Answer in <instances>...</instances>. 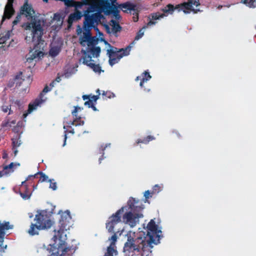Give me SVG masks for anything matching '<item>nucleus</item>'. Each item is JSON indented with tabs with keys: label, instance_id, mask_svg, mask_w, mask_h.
<instances>
[{
	"label": "nucleus",
	"instance_id": "nucleus-20",
	"mask_svg": "<svg viewBox=\"0 0 256 256\" xmlns=\"http://www.w3.org/2000/svg\"><path fill=\"white\" fill-rule=\"evenodd\" d=\"M44 53L42 52H38L36 49H30V50L28 54L26 56V61L30 62L32 60L36 58L38 59L42 57Z\"/></svg>",
	"mask_w": 256,
	"mask_h": 256
},
{
	"label": "nucleus",
	"instance_id": "nucleus-31",
	"mask_svg": "<svg viewBox=\"0 0 256 256\" xmlns=\"http://www.w3.org/2000/svg\"><path fill=\"white\" fill-rule=\"evenodd\" d=\"M84 100H88L86 101L84 104L85 106H88V108L92 106L94 104L92 102V100H90V96L89 95H83L82 96Z\"/></svg>",
	"mask_w": 256,
	"mask_h": 256
},
{
	"label": "nucleus",
	"instance_id": "nucleus-2",
	"mask_svg": "<svg viewBox=\"0 0 256 256\" xmlns=\"http://www.w3.org/2000/svg\"><path fill=\"white\" fill-rule=\"evenodd\" d=\"M116 0H90V6L84 12V28H78V34H82L81 40L83 45L86 44L84 40H90V43L96 42L98 40L95 38H90L88 26H92L94 21L100 20L103 17L102 13L108 15L112 14L116 20L120 18L119 11L117 8L110 6V4H114Z\"/></svg>",
	"mask_w": 256,
	"mask_h": 256
},
{
	"label": "nucleus",
	"instance_id": "nucleus-60",
	"mask_svg": "<svg viewBox=\"0 0 256 256\" xmlns=\"http://www.w3.org/2000/svg\"><path fill=\"white\" fill-rule=\"evenodd\" d=\"M15 122H15V121H14V120H12V124H15Z\"/></svg>",
	"mask_w": 256,
	"mask_h": 256
},
{
	"label": "nucleus",
	"instance_id": "nucleus-28",
	"mask_svg": "<svg viewBox=\"0 0 256 256\" xmlns=\"http://www.w3.org/2000/svg\"><path fill=\"white\" fill-rule=\"evenodd\" d=\"M241 3L246 4L250 8H256V0H242Z\"/></svg>",
	"mask_w": 256,
	"mask_h": 256
},
{
	"label": "nucleus",
	"instance_id": "nucleus-26",
	"mask_svg": "<svg viewBox=\"0 0 256 256\" xmlns=\"http://www.w3.org/2000/svg\"><path fill=\"white\" fill-rule=\"evenodd\" d=\"M155 139H156V138L154 136H148L144 138L138 139L136 142V143L137 144H138L140 143H142V144H146L154 140Z\"/></svg>",
	"mask_w": 256,
	"mask_h": 256
},
{
	"label": "nucleus",
	"instance_id": "nucleus-18",
	"mask_svg": "<svg viewBox=\"0 0 256 256\" xmlns=\"http://www.w3.org/2000/svg\"><path fill=\"white\" fill-rule=\"evenodd\" d=\"M14 0H8L7 4H6L4 8V14L2 17V22L5 18H10L14 12V10L12 8V3ZM44 2H48V0H43Z\"/></svg>",
	"mask_w": 256,
	"mask_h": 256
},
{
	"label": "nucleus",
	"instance_id": "nucleus-58",
	"mask_svg": "<svg viewBox=\"0 0 256 256\" xmlns=\"http://www.w3.org/2000/svg\"><path fill=\"white\" fill-rule=\"evenodd\" d=\"M19 77H20V75H16V76L15 78H16V79H18V78H19Z\"/></svg>",
	"mask_w": 256,
	"mask_h": 256
},
{
	"label": "nucleus",
	"instance_id": "nucleus-17",
	"mask_svg": "<svg viewBox=\"0 0 256 256\" xmlns=\"http://www.w3.org/2000/svg\"><path fill=\"white\" fill-rule=\"evenodd\" d=\"M87 10L88 9H86V10H84V12ZM83 15L84 16V14H82L78 10V9H76L75 12L74 13L71 14L68 16V28H70V26H72V24L74 22H76V21L80 20Z\"/></svg>",
	"mask_w": 256,
	"mask_h": 256
},
{
	"label": "nucleus",
	"instance_id": "nucleus-27",
	"mask_svg": "<svg viewBox=\"0 0 256 256\" xmlns=\"http://www.w3.org/2000/svg\"><path fill=\"white\" fill-rule=\"evenodd\" d=\"M119 231H118L116 232H112L111 234H113L108 239V241L110 242V246L115 247L116 243L117 242L118 236V233Z\"/></svg>",
	"mask_w": 256,
	"mask_h": 256
},
{
	"label": "nucleus",
	"instance_id": "nucleus-43",
	"mask_svg": "<svg viewBox=\"0 0 256 256\" xmlns=\"http://www.w3.org/2000/svg\"><path fill=\"white\" fill-rule=\"evenodd\" d=\"M112 94L110 92H104L103 93H102V96H106L108 98H111V95Z\"/></svg>",
	"mask_w": 256,
	"mask_h": 256
},
{
	"label": "nucleus",
	"instance_id": "nucleus-23",
	"mask_svg": "<svg viewBox=\"0 0 256 256\" xmlns=\"http://www.w3.org/2000/svg\"><path fill=\"white\" fill-rule=\"evenodd\" d=\"M152 78L150 73L146 71H145L142 74V76H137L136 78V80L137 81L140 80V85L141 88H144V84L145 82H147Z\"/></svg>",
	"mask_w": 256,
	"mask_h": 256
},
{
	"label": "nucleus",
	"instance_id": "nucleus-32",
	"mask_svg": "<svg viewBox=\"0 0 256 256\" xmlns=\"http://www.w3.org/2000/svg\"><path fill=\"white\" fill-rule=\"evenodd\" d=\"M162 186H160L158 184H156L154 185L152 191V194H156L162 191Z\"/></svg>",
	"mask_w": 256,
	"mask_h": 256
},
{
	"label": "nucleus",
	"instance_id": "nucleus-54",
	"mask_svg": "<svg viewBox=\"0 0 256 256\" xmlns=\"http://www.w3.org/2000/svg\"><path fill=\"white\" fill-rule=\"evenodd\" d=\"M90 0H89V2H88V0H85V1H84V2H88V4H87V5L89 4V6H88V7H89V6H90V4H91V3H90Z\"/></svg>",
	"mask_w": 256,
	"mask_h": 256
},
{
	"label": "nucleus",
	"instance_id": "nucleus-40",
	"mask_svg": "<svg viewBox=\"0 0 256 256\" xmlns=\"http://www.w3.org/2000/svg\"><path fill=\"white\" fill-rule=\"evenodd\" d=\"M152 192H150V190H146L144 193V196L145 197L146 200H148L150 198L152 197Z\"/></svg>",
	"mask_w": 256,
	"mask_h": 256
},
{
	"label": "nucleus",
	"instance_id": "nucleus-3",
	"mask_svg": "<svg viewBox=\"0 0 256 256\" xmlns=\"http://www.w3.org/2000/svg\"><path fill=\"white\" fill-rule=\"evenodd\" d=\"M21 12L28 19L32 18L30 22H25L22 26L25 30L26 42L28 43L32 42L37 48H44V41L42 40L44 33L42 22L34 17V12L28 3H26L22 7Z\"/></svg>",
	"mask_w": 256,
	"mask_h": 256
},
{
	"label": "nucleus",
	"instance_id": "nucleus-49",
	"mask_svg": "<svg viewBox=\"0 0 256 256\" xmlns=\"http://www.w3.org/2000/svg\"><path fill=\"white\" fill-rule=\"evenodd\" d=\"M90 108H92V109L94 110V111H96L97 110H96V106H94V104H93L92 106H90Z\"/></svg>",
	"mask_w": 256,
	"mask_h": 256
},
{
	"label": "nucleus",
	"instance_id": "nucleus-1",
	"mask_svg": "<svg viewBox=\"0 0 256 256\" xmlns=\"http://www.w3.org/2000/svg\"><path fill=\"white\" fill-rule=\"evenodd\" d=\"M146 234L140 232H129L126 234L127 240L123 248V252L125 256H134L140 254L141 256H152V244L160 242V235L162 232L158 230V226L154 220H151L147 225Z\"/></svg>",
	"mask_w": 256,
	"mask_h": 256
},
{
	"label": "nucleus",
	"instance_id": "nucleus-34",
	"mask_svg": "<svg viewBox=\"0 0 256 256\" xmlns=\"http://www.w3.org/2000/svg\"><path fill=\"white\" fill-rule=\"evenodd\" d=\"M144 29H145V27H144L142 28L141 30H139V32L137 34V35L136 36V38H135L136 40H139L144 36Z\"/></svg>",
	"mask_w": 256,
	"mask_h": 256
},
{
	"label": "nucleus",
	"instance_id": "nucleus-56",
	"mask_svg": "<svg viewBox=\"0 0 256 256\" xmlns=\"http://www.w3.org/2000/svg\"><path fill=\"white\" fill-rule=\"evenodd\" d=\"M5 47V46H4L3 44L0 43V48H4Z\"/></svg>",
	"mask_w": 256,
	"mask_h": 256
},
{
	"label": "nucleus",
	"instance_id": "nucleus-12",
	"mask_svg": "<svg viewBox=\"0 0 256 256\" xmlns=\"http://www.w3.org/2000/svg\"><path fill=\"white\" fill-rule=\"evenodd\" d=\"M126 208V207H122L108 218L106 226L109 233L114 232V226L121 222L122 214H123Z\"/></svg>",
	"mask_w": 256,
	"mask_h": 256
},
{
	"label": "nucleus",
	"instance_id": "nucleus-62",
	"mask_svg": "<svg viewBox=\"0 0 256 256\" xmlns=\"http://www.w3.org/2000/svg\"><path fill=\"white\" fill-rule=\"evenodd\" d=\"M104 256H105V255H104Z\"/></svg>",
	"mask_w": 256,
	"mask_h": 256
},
{
	"label": "nucleus",
	"instance_id": "nucleus-4",
	"mask_svg": "<svg viewBox=\"0 0 256 256\" xmlns=\"http://www.w3.org/2000/svg\"><path fill=\"white\" fill-rule=\"evenodd\" d=\"M71 218L69 211L66 210L62 212L58 222L59 228L54 230L55 234L52 238L54 242L58 240L60 242L58 244V247L54 244H50L48 248L49 252H52V254H56L58 253V250H62L63 251V254H64L71 250V247L66 246V243L65 241L66 235H64V232L70 229Z\"/></svg>",
	"mask_w": 256,
	"mask_h": 256
},
{
	"label": "nucleus",
	"instance_id": "nucleus-59",
	"mask_svg": "<svg viewBox=\"0 0 256 256\" xmlns=\"http://www.w3.org/2000/svg\"><path fill=\"white\" fill-rule=\"evenodd\" d=\"M144 90L146 92H150V89H146V88H144Z\"/></svg>",
	"mask_w": 256,
	"mask_h": 256
},
{
	"label": "nucleus",
	"instance_id": "nucleus-37",
	"mask_svg": "<svg viewBox=\"0 0 256 256\" xmlns=\"http://www.w3.org/2000/svg\"><path fill=\"white\" fill-rule=\"evenodd\" d=\"M33 181H34V180H31L30 181V182L28 181H26V183L29 185V187L31 188H33L32 190L36 189L38 186V184H32Z\"/></svg>",
	"mask_w": 256,
	"mask_h": 256
},
{
	"label": "nucleus",
	"instance_id": "nucleus-22",
	"mask_svg": "<svg viewBox=\"0 0 256 256\" xmlns=\"http://www.w3.org/2000/svg\"><path fill=\"white\" fill-rule=\"evenodd\" d=\"M13 226L10 225L8 222H4V224L0 222V242H2L5 234V230L12 229Z\"/></svg>",
	"mask_w": 256,
	"mask_h": 256
},
{
	"label": "nucleus",
	"instance_id": "nucleus-8",
	"mask_svg": "<svg viewBox=\"0 0 256 256\" xmlns=\"http://www.w3.org/2000/svg\"><path fill=\"white\" fill-rule=\"evenodd\" d=\"M34 220L36 224L32 223L28 230V233L30 236L38 234V230L49 228L52 225V222L48 218L46 215L42 214H36Z\"/></svg>",
	"mask_w": 256,
	"mask_h": 256
},
{
	"label": "nucleus",
	"instance_id": "nucleus-61",
	"mask_svg": "<svg viewBox=\"0 0 256 256\" xmlns=\"http://www.w3.org/2000/svg\"><path fill=\"white\" fill-rule=\"evenodd\" d=\"M64 129H66V126H64Z\"/></svg>",
	"mask_w": 256,
	"mask_h": 256
},
{
	"label": "nucleus",
	"instance_id": "nucleus-55",
	"mask_svg": "<svg viewBox=\"0 0 256 256\" xmlns=\"http://www.w3.org/2000/svg\"><path fill=\"white\" fill-rule=\"evenodd\" d=\"M56 80L58 82H60V77H57L56 79Z\"/></svg>",
	"mask_w": 256,
	"mask_h": 256
},
{
	"label": "nucleus",
	"instance_id": "nucleus-5",
	"mask_svg": "<svg viewBox=\"0 0 256 256\" xmlns=\"http://www.w3.org/2000/svg\"><path fill=\"white\" fill-rule=\"evenodd\" d=\"M200 2L199 0H188L187 2H184L174 7L172 4H168L162 9L163 13L156 12L152 14L151 18L148 22V26L155 24L158 20L167 16L170 14H172L175 10L180 8L185 14H190V12L196 13L200 11L199 6Z\"/></svg>",
	"mask_w": 256,
	"mask_h": 256
},
{
	"label": "nucleus",
	"instance_id": "nucleus-15",
	"mask_svg": "<svg viewBox=\"0 0 256 256\" xmlns=\"http://www.w3.org/2000/svg\"><path fill=\"white\" fill-rule=\"evenodd\" d=\"M80 110V108L76 106H74V110L72 111V114L73 116H74L75 118L73 120H70V122H66L67 126L66 127L68 128H71L72 126H83L84 124V122L82 120V118L80 116H77V112L78 110Z\"/></svg>",
	"mask_w": 256,
	"mask_h": 256
},
{
	"label": "nucleus",
	"instance_id": "nucleus-57",
	"mask_svg": "<svg viewBox=\"0 0 256 256\" xmlns=\"http://www.w3.org/2000/svg\"><path fill=\"white\" fill-rule=\"evenodd\" d=\"M69 132L74 134V130L72 129V130L69 131Z\"/></svg>",
	"mask_w": 256,
	"mask_h": 256
},
{
	"label": "nucleus",
	"instance_id": "nucleus-14",
	"mask_svg": "<svg viewBox=\"0 0 256 256\" xmlns=\"http://www.w3.org/2000/svg\"><path fill=\"white\" fill-rule=\"evenodd\" d=\"M26 181H28L27 178L25 180L22 182L19 189L20 194L24 200H29L32 192V190L29 187V185L26 183ZM28 181L30 182V180Z\"/></svg>",
	"mask_w": 256,
	"mask_h": 256
},
{
	"label": "nucleus",
	"instance_id": "nucleus-21",
	"mask_svg": "<svg viewBox=\"0 0 256 256\" xmlns=\"http://www.w3.org/2000/svg\"><path fill=\"white\" fill-rule=\"evenodd\" d=\"M40 175L38 182H48V177L45 174L42 172H38L34 175H29L27 177V180H34L35 178H38V176Z\"/></svg>",
	"mask_w": 256,
	"mask_h": 256
},
{
	"label": "nucleus",
	"instance_id": "nucleus-7",
	"mask_svg": "<svg viewBox=\"0 0 256 256\" xmlns=\"http://www.w3.org/2000/svg\"><path fill=\"white\" fill-rule=\"evenodd\" d=\"M101 49H82L81 53L82 56L80 59V62H82L84 65H86L92 68L95 72L100 74L104 70H102L101 66L99 64H96L94 60L92 59V58H98L100 56Z\"/></svg>",
	"mask_w": 256,
	"mask_h": 256
},
{
	"label": "nucleus",
	"instance_id": "nucleus-48",
	"mask_svg": "<svg viewBox=\"0 0 256 256\" xmlns=\"http://www.w3.org/2000/svg\"><path fill=\"white\" fill-rule=\"evenodd\" d=\"M54 81H52V82H50V88H51V89H52L54 86Z\"/></svg>",
	"mask_w": 256,
	"mask_h": 256
},
{
	"label": "nucleus",
	"instance_id": "nucleus-52",
	"mask_svg": "<svg viewBox=\"0 0 256 256\" xmlns=\"http://www.w3.org/2000/svg\"><path fill=\"white\" fill-rule=\"evenodd\" d=\"M134 43V42L130 44L128 46L126 47V48H132L133 46Z\"/></svg>",
	"mask_w": 256,
	"mask_h": 256
},
{
	"label": "nucleus",
	"instance_id": "nucleus-13",
	"mask_svg": "<svg viewBox=\"0 0 256 256\" xmlns=\"http://www.w3.org/2000/svg\"><path fill=\"white\" fill-rule=\"evenodd\" d=\"M64 19V16L62 14L56 13L50 22V26L54 30H58L62 25Z\"/></svg>",
	"mask_w": 256,
	"mask_h": 256
},
{
	"label": "nucleus",
	"instance_id": "nucleus-53",
	"mask_svg": "<svg viewBox=\"0 0 256 256\" xmlns=\"http://www.w3.org/2000/svg\"><path fill=\"white\" fill-rule=\"evenodd\" d=\"M174 132L176 134L177 136L178 137V138L180 137V134L178 132Z\"/></svg>",
	"mask_w": 256,
	"mask_h": 256
},
{
	"label": "nucleus",
	"instance_id": "nucleus-30",
	"mask_svg": "<svg viewBox=\"0 0 256 256\" xmlns=\"http://www.w3.org/2000/svg\"><path fill=\"white\" fill-rule=\"evenodd\" d=\"M106 147V145H102L98 148V154H102V156L98 159L99 164H100L102 162V160H104V151Z\"/></svg>",
	"mask_w": 256,
	"mask_h": 256
},
{
	"label": "nucleus",
	"instance_id": "nucleus-38",
	"mask_svg": "<svg viewBox=\"0 0 256 256\" xmlns=\"http://www.w3.org/2000/svg\"><path fill=\"white\" fill-rule=\"evenodd\" d=\"M96 92L98 93V95L96 96H92L91 97L90 96V100H92V102H96L97 100L98 99L99 96L100 95V90L98 89L96 90Z\"/></svg>",
	"mask_w": 256,
	"mask_h": 256
},
{
	"label": "nucleus",
	"instance_id": "nucleus-51",
	"mask_svg": "<svg viewBox=\"0 0 256 256\" xmlns=\"http://www.w3.org/2000/svg\"><path fill=\"white\" fill-rule=\"evenodd\" d=\"M13 113V111L11 110V108H10V110H8V114H12Z\"/></svg>",
	"mask_w": 256,
	"mask_h": 256
},
{
	"label": "nucleus",
	"instance_id": "nucleus-29",
	"mask_svg": "<svg viewBox=\"0 0 256 256\" xmlns=\"http://www.w3.org/2000/svg\"><path fill=\"white\" fill-rule=\"evenodd\" d=\"M116 254L118 252L114 249V247L109 246L107 248L106 252L105 253V256H114V254Z\"/></svg>",
	"mask_w": 256,
	"mask_h": 256
},
{
	"label": "nucleus",
	"instance_id": "nucleus-16",
	"mask_svg": "<svg viewBox=\"0 0 256 256\" xmlns=\"http://www.w3.org/2000/svg\"><path fill=\"white\" fill-rule=\"evenodd\" d=\"M105 28L108 33L116 36V33L120 32L121 28L115 20H112L108 26H106Z\"/></svg>",
	"mask_w": 256,
	"mask_h": 256
},
{
	"label": "nucleus",
	"instance_id": "nucleus-10",
	"mask_svg": "<svg viewBox=\"0 0 256 256\" xmlns=\"http://www.w3.org/2000/svg\"><path fill=\"white\" fill-rule=\"evenodd\" d=\"M116 50H114V49H107V54L109 57L108 62L111 66L118 63L124 56L128 55L130 50V49Z\"/></svg>",
	"mask_w": 256,
	"mask_h": 256
},
{
	"label": "nucleus",
	"instance_id": "nucleus-47",
	"mask_svg": "<svg viewBox=\"0 0 256 256\" xmlns=\"http://www.w3.org/2000/svg\"><path fill=\"white\" fill-rule=\"evenodd\" d=\"M12 150H14V156H16L17 154H18V150H17V148H12Z\"/></svg>",
	"mask_w": 256,
	"mask_h": 256
},
{
	"label": "nucleus",
	"instance_id": "nucleus-9",
	"mask_svg": "<svg viewBox=\"0 0 256 256\" xmlns=\"http://www.w3.org/2000/svg\"><path fill=\"white\" fill-rule=\"evenodd\" d=\"M99 20H96V21L94 20V24H93L92 26H88V32H89V33H90V38H97V40H96L97 42H96L94 43V44L92 43V42L90 43L89 42H90V40H86H86H84L86 41V44L83 45V43L82 42V41L81 38H80L82 34H78V27H80V28H84V25L83 26L82 28L80 27V26H77V27H76V34H77V35L78 36L79 42H80V45L82 46H83V47H88V48H100V46H96L98 44H100V43H104V46H105L106 48H111L110 44L106 40H104L102 39V38H98L96 36H92V34H91V32H90V29L92 28H93V27L94 28V27L95 23H96Z\"/></svg>",
	"mask_w": 256,
	"mask_h": 256
},
{
	"label": "nucleus",
	"instance_id": "nucleus-25",
	"mask_svg": "<svg viewBox=\"0 0 256 256\" xmlns=\"http://www.w3.org/2000/svg\"><path fill=\"white\" fill-rule=\"evenodd\" d=\"M12 141L13 148L19 147L22 143L20 140V134H17L16 137L12 138Z\"/></svg>",
	"mask_w": 256,
	"mask_h": 256
},
{
	"label": "nucleus",
	"instance_id": "nucleus-46",
	"mask_svg": "<svg viewBox=\"0 0 256 256\" xmlns=\"http://www.w3.org/2000/svg\"><path fill=\"white\" fill-rule=\"evenodd\" d=\"M66 132H67V130H66L64 131V144H63V146H64L65 144H66V138H67V136H66Z\"/></svg>",
	"mask_w": 256,
	"mask_h": 256
},
{
	"label": "nucleus",
	"instance_id": "nucleus-42",
	"mask_svg": "<svg viewBox=\"0 0 256 256\" xmlns=\"http://www.w3.org/2000/svg\"><path fill=\"white\" fill-rule=\"evenodd\" d=\"M20 15H18L16 17V19L13 22L14 25L16 24L20 21Z\"/></svg>",
	"mask_w": 256,
	"mask_h": 256
},
{
	"label": "nucleus",
	"instance_id": "nucleus-45",
	"mask_svg": "<svg viewBox=\"0 0 256 256\" xmlns=\"http://www.w3.org/2000/svg\"><path fill=\"white\" fill-rule=\"evenodd\" d=\"M8 122H2V127H6L8 126Z\"/></svg>",
	"mask_w": 256,
	"mask_h": 256
},
{
	"label": "nucleus",
	"instance_id": "nucleus-44",
	"mask_svg": "<svg viewBox=\"0 0 256 256\" xmlns=\"http://www.w3.org/2000/svg\"><path fill=\"white\" fill-rule=\"evenodd\" d=\"M134 15V16H133V20L134 22H137L138 20V12L137 13V14L136 15V14H133Z\"/></svg>",
	"mask_w": 256,
	"mask_h": 256
},
{
	"label": "nucleus",
	"instance_id": "nucleus-24",
	"mask_svg": "<svg viewBox=\"0 0 256 256\" xmlns=\"http://www.w3.org/2000/svg\"><path fill=\"white\" fill-rule=\"evenodd\" d=\"M14 166V163L11 162L10 164L4 166L2 170L0 171V178L5 174H7L10 172H13V170H12V169L13 168Z\"/></svg>",
	"mask_w": 256,
	"mask_h": 256
},
{
	"label": "nucleus",
	"instance_id": "nucleus-33",
	"mask_svg": "<svg viewBox=\"0 0 256 256\" xmlns=\"http://www.w3.org/2000/svg\"><path fill=\"white\" fill-rule=\"evenodd\" d=\"M61 49H50L49 54L52 57H55L58 56L60 52Z\"/></svg>",
	"mask_w": 256,
	"mask_h": 256
},
{
	"label": "nucleus",
	"instance_id": "nucleus-50",
	"mask_svg": "<svg viewBox=\"0 0 256 256\" xmlns=\"http://www.w3.org/2000/svg\"><path fill=\"white\" fill-rule=\"evenodd\" d=\"M22 122H18V124H17V126H22Z\"/></svg>",
	"mask_w": 256,
	"mask_h": 256
},
{
	"label": "nucleus",
	"instance_id": "nucleus-36",
	"mask_svg": "<svg viewBox=\"0 0 256 256\" xmlns=\"http://www.w3.org/2000/svg\"><path fill=\"white\" fill-rule=\"evenodd\" d=\"M50 252L51 253V254L50 256H65L66 254L67 253L65 252L64 254H63V251L62 250H58V253L52 254V252Z\"/></svg>",
	"mask_w": 256,
	"mask_h": 256
},
{
	"label": "nucleus",
	"instance_id": "nucleus-19",
	"mask_svg": "<svg viewBox=\"0 0 256 256\" xmlns=\"http://www.w3.org/2000/svg\"><path fill=\"white\" fill-rule=\"evenodd\" d=\"M119 8L123 12H129L132 14H137L138 7L133 4L130 3H126L119 6Z\"/></svg>",
	"mask_w": 256,
	"mask_h": 256
},
{
	"label": "nucleus",
	"instance_id": "nucleus-6",
	"mask_svg": "<svg viewBox=\"0 0 256 256\" xmlns=\"http://www.w3.org/2000/svg\"><path fill=\"white\" fill-rule=\"evenodd\" d=\"M128 206L125 208L126 210L122 216V221L126 224H129L131 227L134 226L138 222L139 218L143 217L140 213L144 207L140 204L138 200L134 198H130L127 202Z\"/></svg>",
	"mask_w": 256,
	"mask_h": 256
},
{
	"label": "nucleus",
	"instance_id": "nucleus-11",
	"mask_svg": "<svg viewBox=\"0 0 256 256\" xmlns=\"http://www.w3.org/2000/svg\"><path fill=\"white\" fill-rule=\"evenodd\" d=\"M50 90L51 88H50L48 85H46L42 92L40 94L38 98H36L33 102L30 103L28 104V110L22 115L23 118H26L29 114H30L34 110H36L38 106L46 101V98H44V96L46 93Z\"/></svg>",
	"mask_w": 256,
	"mask_h": 256
},
{
	"label": "nucleus",
	"instance_id": "nucleus-39",
	"mask_svg": "<svg viewBox=\"0 0 256 256\" xmlns=\"http://www.w3.org/2000/svg\"><path fill=\"white\" fill-rule=\"evenodd\" d=\"M48 182H50V188H52L53 190H56L57 188L56 183V182H52V180H49Z\"/></svg>",
	"mask_w": 256,
	"mask_h": 256
},
{
	"label": "nucleus",
	"instance_id": "nucleus-41",
	"mask_svg": "<svg viewBox=\"0 0 256 256\" xmlns=\"http://www.w3.org/2000/svg\"><path fill=\"white\" fill-rule=\"evenodd\" d=\"M10 106H2V110L4 112H8V110H10Z\"/></svg>",
	"mask_w": 256,
	"mask_h": 256
},
{
	"label": "nucleus",
	"instance_id": "nucleus-35",
	"mask_svg": "<svg viewBox=\"0 0 256 256\" xmlns=\"http://www.w3.org/2000/svg\"><path fill=\"white\" fill-rule=\"evenodd\" d=\"M14 106L16 108H18L19 110H20L22 108V103L20 100H16L14 103H12Z\"/></svg>",
	"mask_w": 256,
	"mask_h": 256
}]
</instances>
